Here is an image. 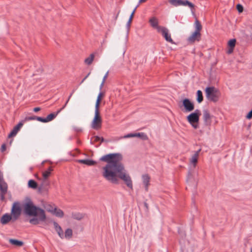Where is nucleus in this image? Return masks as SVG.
<instances>
[{
    "label": "nucleus",
    "mask_w": 252,
    "mask_h": 252,
    "mask_svg": "<svg viewBox=\"0 0 252 252\" xmlns=\"http://www.w3.org/2000/svg\"><path fill=\"white\" fill-rule=\"evenodd\" d=\"M236 43V39H232L230 40L228 42V46L231 48L233 49L235 47Z\"/></svg>",
    "instance_id": "obj_31"
},
{
    "label": "nucleus",
    "mask_w": 252,
    "mask_h": 252,
    "mask_svg": "<svg viewBox=\"0 0 252 252\" xmlns=\"http://www.w3.org/2000/svg\"><path fill=\"white\" fill-rule=\"evenodd\" d=\"M144 205H145V206L146 208H148V204H147V203H144Z\"/></svg>",
    "instance_id": "obj_54"
},
{
    "label": "nucleus",
    "mask_w": 252,
    "mask_h": 252,
    "mask_svg": "<svg viewBox=\"0 0 252 252\" xmlns=\"http://www.w3.org/2000/svg\"><path fill=\"white\" fill-rule=\"evenodd\" d=\"M63 109H62V108H61L60 110H58V111L57 112V113L56 114H57V115H58Z\"/></svg>",
    "instance_id": "obj_49"
},
{
    "label": "nucleus",
    "mask_w": 252,
    "mask_h": 252,
    "mask_svg": "<svg viewBox=\"0 0 252 252\" xmlns=\"http://www.w3.org/2000/svg\"><path fill=\"white\" fill-rule=\"evenodd\" d=\"M252 117V109L251 111L248 114V115L246 116V118L248 119H250Z\"/></svg>",
    "instance_id": "obj_38"
},
{
    "label": "nucleus",
    "mask_w": 252,
    "mask_h": 252,
    "mask_svg": "<svg viewBox=\"0 0 252 252\" xmlns=\"http://www.w3.org/2000/svg\"><path fill=\"white\" fill-rule=\"evenodd\" d=\"M7 191V184L3 181H0V198L3 201L5 199V195Z\"/></svg>",
    "instance_id": "obj_9"
},
{
    "label": "nucleus",
    "mask_w": 252,
    "mask_h": 252,
    "mask_svg": "<svg viewBox=\"0 0 252 252\" xmlns=\"http://www.w3.org/2000/svg\"><path fill=\"white\" fill-rule=\"evenodd\" d=\"M108 73H109V71H108L106 73V74H105V75L104 76V77H103V79H102V82H105V80H106V79L107 78V76H108Z\"/></svg>",
    "instance_id": "obj_39"
},
{
    "label": "nucleus",
    "mask_w": 252,
    "mask_h": 252,
    "mask_svg": "<svg viewBox=\"0 0 252 252\" xmlns=\"http://www.w3.org/2000/svg\"><path fill=\"white\" fill-rule=\"evenodd\" d=\"M52 170L51 167H49L47 170L44 171L42 173V175L44 179H46L48 178V177L50 175L51 172Z\"/></svg>",
    "instance_id": "obj_26"
},
{
    "label": "nucleus",
    "mask_w": 252,
    "mask_h": 252,
    "mask_svg": "<svg viewBox=\"0 0 252 252\" xmlns=\"http://www.w3.org/2000/svg\"><path fill=\"white\" fill-rule=\"evenodd\" d=\"M251 252H252V248L251 249Z\"/></svg>",
    "instance_id": "obj_56"
},
{
    "label": "nucleus",
    "mask_w": 252,
    "mask_h": 252,
    "mask_svg": "<svg viewBox=\"0 0 252 252\" xmlns=\"http://www.w3.org/2000/svg\"><path fill=\"white\" fill-rule=\"evenodd\" d=\"M200 111L196 109L194 113H192L187 117V120L189 124L198 123L199 121Z\"/></svg>",
    "instance_id": "obj_7"
},
{
    "label": "nucleus",
    "mask_w": 252,
    "mask_h": 252,
    "mask_svg": "<svg viewBox=\"0 0 252 252\" xmlns=\"http://www.w3.org/2000/svg\"><path fill=\"white\" fill-rule=\"evenodd\" d=\"M194 25L195 28V32H200L202 29V26L200 24L198 20H196Z\"/></svg>",
    "instance_id": "obj_29"
},
{
    "label": "nucleus",
    "mask_w": 252,
    "mask_h": 252,
    "mask_svg": "<svg viewBox=\"0 0 252 252\" xmlns=\"http://www.w3.org/2000/svg\"><path fill=\"white\" fill-rule=\"evenodd\" d=\"M147 0H139V3H142V2H145V1H146Z\"/></svg>",
    "instance_id": "obj_51"
},
{
    "label": "nucleus",
    "mask_w": 252,
    "mask_h": 252,
    "mask_svg": "<svg viewBox=\"0 0 252 252\" xmlns=\"http://www.w3.org/2000/svg\"><path fill=\"white\" fill-rule=\"evenodd\" d=\"M57 116V114L51 113L48 115L46 118L47 122H49L53 120Z\"/></svg>",
    "instance_id": "obj_30"
},
{
    "label": "nucleus",
    "mask_w": 252,
    "mask_h": 252,
    "mask_svg": "<svg viewBox=\"0 0 252 252\" xmlns=\"http://www.w3.org/2000/svg\"><path fill=\"white\" fill-rule=\"evenodd\" d=\"M10 244L16 246H22L23 245V242L15 239H10L9 240Z\"/></svg>",
    "instance_id": "obj_21"
},
{
    "label": "nucleus",
    "mask_w": 252,
    "mask_h": 252,
    "mask_svg": "<svg viewBox=\"0 0 252 252\" xmlns=\"http://www.w3.org/2000/svg\"><path fill=\"white\" fill-rule=\"evenodd\" d=\"M134 13H133V12H132L130 16V17H129V19L132 20V17L133 16V15H134Z\"/></svg>",
    "instance_id": "obj_48"
},
{
    "label": "nucleus",
    "mask_w": 252,
    "mask_h": 252,
    "mask_svg": "<svg viewBox=\"0 0 252 252\" xmlns=\"http://www.w3.org/2000/svg\"><path fill=\"white\" fill-rule=\"evenodd\" d=\"M205 93L208 99L214 102L217 101L220 95V91L214 87H207Z\"/></svg>",
    "instance_id": "obj_3"
},
{
    "label": "nucleus",
    "mask_w": 252,
    "mask_h": 252,
    "mask_svg": "<svg viewBox=\"0 0 252 252\" xmlns=\"http://www.w3.org/2000/svg\"><path fill=\"white\" fill-rule=\"evenodd\" d=\"M36 117H35H35H31L29 118V120H36Z\"/></svg>",
    "instance_id": "obj_47"
},
{
    "label": "nucleus",
    "mask_w": 252,
    "mask_h": 252,
    "mask_svg": "<svg viewBox=\"0 0 252 252\" xmlns=\"http://www.w3.org/2000/svg\"><path fill=\"white\" fill-rule=\"evenodd\" d=\"M103 94L101 92L98 94L97 98L95 104V109H99L100 102L101 101V97L102 96Z\"/></svg>",
    "instance_id": "obj_24"
},
{
    "label": "nucleus",
    "mask_w": 252,
    "mask_h": 252,
    "mask_svg": "<svg viewBox=\"0 0 252 252\" xmlns=\"http://www.w3.org/2000/svg\"><path fill=\"white\" fill-rule=\"evenodd\" d=\"M200 151H201V149H199V150H198L197 151H196V152L195 153V154H197V157H198V156H199V153H200Z\"/></svg>",
    "instance_id": "obj_46"
},
{
    "label": "nucleus",
    "mask_w": 252,
    "mask_h": 252,
    "mask_svg": "<svg viewBox=\"0 0 252 252\" xmlns=\"http://www.w3.org/2000/svg\"><path fill=\"white\" fill-rule=\"evenodd\" d=\"M197 101L198 103H200L203 100L202 93L200 90H198L197 92Z\"/></svg>",
    "instance_id": "obj_28"
},
{
    "label": "nucleus",
    "mask_w": 252,
    "mask_h": 252,
    "mask_svg": "<svg viewBox=\"0 0 252 252\" xmlns=\"http://www.w3.org/2000/svg\"><path fill=\"white\" fill-rule=\"evenodd\" d=\"M94 54H91L89 57L87 58L85 60V63L88 65L91 64L92 63L93 61H94Z\"/></svg>",
    "instance_id": "obj_22"
},
{
    "label": "nucleus",
    "mask_w": 252,
    "mask_h": 252,
    "mask_svg": "<svg viewBox=\"0 0 252 252\" xmlns=\"http://www.w3.org/2000/svg\"><path fill=\"white\" fill-rule=\"evenodd\" d=\"M24 214L29 217H32L29 220V222L33 225L41 224L42 227L46 225V216L45 211L41 208L35 206L29 198L26 199L23 205Z\"/></svg>",
    "instance_id": "obj_2"
},
{
    "label": "nucleus",
    "mask_w": 252,
    "mask_h": 252,
    "mask_svg": "<svg viewBox=\"0 0 252 252\" xmlns=\"http://www.w3.org/2000/svg\"><path fill=\"white\" fill-rule=\"evenodd\" d=\"M150 23L151 26L155 28H156L158 30V28H162L163 27H160L158 26V21L155 18H152L150 20Z\"/></svg>",
    "instance_id": "obj_20"
},
{
    "label": "nucleus",
    "mask_w": 252,
    "mask_h": 252,
    "mask_svg": "<svg viewBox=\"0 0 252 252\" xmlns=\"http://www.w3.org/2000/svg\"><path fill=\"white\" fill-rule=\"evenodd\" d=\"M39 110H40V108H39V107H35L33 109V111L35 112H37L39 111Z\"/></svg>",
    "instance_id": "obj_44"
},
{
    "label": "nucleus",
    "mask_w": 252,
    "mask_h": 252,
    "mask_svg": "<svg viewBox=\"0 0 252 252\" xmlns=\"http://www.w3.org/2000/svg\"><path fill=\"white\" fill-rule=\"evenodd\" d=\"M21 208L20 204L18 202L13 203L11 211V215L13 217V221L16 220L21 214Z\"/></svg>",
    "instance_id": "obj_4"
},
{
    "label": "nucleus",
    "mask_w": 252,
    "mask_h": 252,
    "mask_svg": "<svg viewBox=\"0 0 252 252\" xmlns=\"http://www.w3.org/2000/svg\"><path fill=\"white\" fill-rule=\"evenodd\" d=\"M232 51H233V49H232V48H231V50H230V49H229V50H228V53L229 54H230V53L232 52Z\"/></svg>",
    "instance_id": "obj_53"
},
{
    "label": "nucleus",
    "mask_w": 252,
    "mask_h": 252,
    "mask_svg": "<svg viewBox=\"0 0 252 252\" xmlns=\"http://www.w3.org/2000/svg\"><path fill=\"white\" fill-rule=\"evenodd\" d=\"M90 72H89L85 77L82 80V81L81 82L80 84H82L88 77V76L90 75Z\"/></svg>",
    "instance_id": "obj_42"
},
{
    "label": "nucleus",
    "mask_w": 252,
    "mask_h": 252,
    "mask_svg": "<svg viewBox=\"0 0 252 252\" xmlns=\"http://www.w3.org/2000/svg\"><path fill=\"white\" fill-rule=\"evenodd\" d=\"M28 187L30 188L35 189L37 188V183L33 180H30L28 182Z\"/></svg>",
    "instance_id": "obj_25"
},
{
    "label": "nucleus",
    "mask_w": 252,
    "mask_h": 252,
    "mask_svg": "<svg viewBox=\"0 0 252 252\" xmlns=\"http://www.w3.org/2000/svg\"><path fill=\"white\" fill-rule=\"evenodd\" d=\"M131 19H129L128 22H127V24H126V27L128 29H129V27H130V23L131 22Z\"/></svg>",
    "instance_id": "obj_41"
},
{
    "label": "nucleus",
    "mask_w": 252,
    "mask_h": 252,
    "mask_svg": "<svg viewBox=\"0 0 252 252\" xmlns=\"http://www.w3.org/2000/svg\"><path fill=\"white\" fill-rule=\"evenodd\" d=\"M237 9L239 12H242L243 10V7L242 5L238 4L237 5Z\"/></svg>",
    "instance_id": "obj_35"
},
{
    "label": "nucleus",
    "mask_w": 252,
    "mask_h": 252,
    "mask_svg": "<svg viewBox=\"0 0 252 252\" xmlns=\"http://www.w3.org/2000/svg\"><path fill=\"white\" fill-rule=\"evenodd\" d=\"M198 157H197V154H193L192 155L191 158L190 159L189 161V165L190 169L195 168L198 161Z\"/></svg>",
    "instance_id": "obj_18"
},
{
    "label": "nucleus",
    "mask_w": 252,
    "mask_h": 252,
    "mask_svg": "<svg viewBox=\"0 0 252 252\" xmlns=\"http://www.w3.org/2000/svg\"><path fill=\"white\" fill-rule=\"evenodd\" d=\"M53 225L56 231L61 239L64 238V233L62 227L55 221H53Z\"/></svg>",
    "instance_id": "obj_14"
},
{
    "label": "nucleus",
    "mask_w": 252,
    "mask_h": 252,
    "mask_svg": "<svg viewBox=\"0 0 252 252\" xmlns=\"http://www.w3.org/2000/svg\"><path fill=\"white\" fill-rule=\"evenodd\" d=\"M201 34L200 32H194L189 37L188 40L189 42L193 43L195 41H199L200 38Z\"/></svg>",
    "instance_id": "obj_12"
},
{
    "label": "nucleus",
    "mask_w": 252,
    "mask_h": 252,
    "mask_svg": "<svg viewBox=\"0 0 252 252\" xmlns=\"http://www.w3.org/2000/svg\"><path fill=\"white\" fill-rule=\"evenodd\" d=\"M11 220L13 221L12 216L8 213H6L1 217L0 219V223L4 225L7 224Z\"/></svg>",
    "instance_id": "obj_13"
},
{
    "label": "nucleus",
    "mask_w": 252,
    "mask_h": 252,
    "mask_svg": "<svg viewBox=\"0 0 252 252\" xmlns=\"http://www.w3.org/2000/svg\"><path fill=\"white\" fill-rule=\"evenodd\" d=\"M73 93V92H72V93H71L70 94V95H69V96H68V98H67V100H66V102H65V103L64 105L62 107V109H64V108L65 107V106H66V105H67V103L68 102V101H69V100L70 98H71V96H72V95Z\"/></svg>",
    "instance_id": "obj_34"
},
{
    "label": "nucleus",
    "mask_w": 252,
    "mask_h": 252,
    "mask_svg": "<svg viewBox=\"0 0 252 252\" xmlns=\"http://www.w3.org/2000/svg\"><path fill=\"white\" fill-rule=\"evenodd\" d=\"M63 109H62V108H61L60 110H58V111L57 112V113L56 114H57V115H58Z\"/></svg>",
    "instance_id": "obj_50"
},
{
    "label": "nucleus",
    "mask_w": 252,
    "mask_h": 252,
    "mask_svg": "<svg viewBox=\"0 0 252 252\" xmlns=\"http://www.w3.org/2000/svg\"><path fill=\"white\" fill-rule=\"evenodd\" d=\"M210 119V115L207 110L203 111V119L206 123H208V121Z\"/></svg>",
    "instance_id": "obj_27"
},
{
    "label": "nucleus",
    "mask_w": 252,
    "mask_h": 252,
    "mask_svg": "<svg viewBox=\"0 0 252 252\" xmlns=\"http://www.w3.org/2000/svg\"><path fill=\"white\" fill-rule=\"evenodd\" d=\"M190 124L195 129H197L198 127V123H192V124Z\"/></svg>",
    "instance_id": "obj_37"
},
{
    "label": "nucleus",
    "mask_w": 252,
    "mask_h": 252,
    "mask_svg": "<svg viewBox=\"0 0 252 252\" xmlns=\"http://www.w3.org/2000/svg\"><path fill=\"white\" fill-rule=\"evenodd\" d=\"M183 104L187 112H191L194 109L193 103L188 98L183 100Z\"/></svg>",
    "instance_id": "obj_10"
},
{
    "label": "nucleus",
    "mask_w": 252,
    "mask_h": 252,
    "mask_svg": "<svg viewBox=\"0 0 252 252\" xmlns=\"http://www.w3.org/2000/svg\"><path fill=\"white\" fill-rule=\"evenodd\" d=\"M23 124L22 123H19L17 125H16L11 131V132L9 134L8 137L10 138L13 136H15L18 131L20 130V128L22 127Z\"/></svg>",
    "instance_id": "obj_17"
},
{
    "label": "nucleus",
    "mask_w": 252,
    "mask_h": 252,
    "mask_svg": "<svg viewBox=\"0 0 252 252\" xmlns=\"http://www.w3.org/2000/svg\"><path fill=\"white\" fill-rule=\"evenodd\" d=\"M102 123L101 118L99 115V109H95L94 116L91 124V126L94 129H98L101 127Z\"/></svg>",
    "instance_id": "obj_5"
},
{
    "label": "nucleus",
    "mask_w": 252,
    "mask_h": 252,
    "mask_svg": "<svg viewBox=\"0 0 252 252\" xmlns=\"http://www.w3.org/2000/svg\"><path fill=\"white\" fill-rule=\"evenodd\" d=\"M123 158L120 153H111L102 156L100 160L107 163L102 168V176L113 184H118L121 180L128 188L132 189V180L128 171L122 163Z\"/></svg>",
    "instance_id": "obj_1"
},
{
    "label": "nucleus",
    "mask_w": 252,
    "mask_h": 252,
    "mask_svg": "<svg viewBox=\"0 0 252 252\" xmlns=\"http://www.w3.org/2000/svg\"><path fill=\"white\" fill-rule=\"evenodd\" d=\"M158 32L161 33L162 36L164 37L165 40L170 43L173 42V40L171 37L170 34L169 33L168 30L165 28H158Z\"/></svg>",
    "instance_id": "obj_8"
},
{
    "label": "nucleus",
    "mask_w": 252,
    "mask_h": 252,
    "mask_svg": "<svg viewBox=\"0 0 252 252\" xmlns=\"http://www.w3.org/2000/svg\"><path fill=\"white\" fill-rule=\"evenodd\" d=\"M141 137L143 139H145L147 138V136L144 133H128L127 134H126L124 135V136L121 137L119 139H122V138H131V137Z\"/></svg>",
    "instance_id": "obj_11"
},
{
    "label": "nucleus",
    "mask_w": 252,
    "mask_h": 252,
    "mask_svg": "<svg viewBox=\"0 0 252 252\" xmlns=\"http://www.w3.org/2000/svg\"><path fill=\"white\" fill-rule=\"evenodd\" d=\"M36 120L39 121V122H42V123H47V121H46V118H42V117H36Z\"/></svg>",
    "instance_id": "obj_33"
},
{
    "label": "nucleus",
    "mask_w": 252,
    "mask_h": 252,
    "mask_svg": "<svg viewBox=\"0 0 252 252\" xmlns=\"http://www.w3.org/2000/svg\"><path fill=\"white\" fill-rule=\"evenodd\" d=\"M189 180V176L188 177V179H187V181H188Z\"/></svg>",
    "instance_id": "obj_55"
},
{
    "label": "nucleus",
    "mask_w": 252,
    "mask_h": 252,
    "mask_svg": "<svg viewBox=\"0 0 252 252\" xmlns=\"http://www.w3.org/2000/svg\"><path fill=\"white\" fill-rule=\"evenodd\" d=\"M6 150V146L5 144H3L1 147V151L4 152Z\"/></svg>",
    "instance_id": "obj_40"
},
{
    "label": "nucleus",
    "mask_w": 252,
    "mask_h": 252,
    "mask_svg": "<svg viewBox=\"0 0 252 252\" xmlns=\"http://www.w3.org/2000/svg\"><path fill=\"white\" fill-rule=\"evenodd\" d=\"M169 2L170 4L175 6H178L179 5L188 6L191 8V10H192V9L194 6L193 3L187 0H169Z\"/></svg>",
    "instance_id": "obj_6"
},
{
    "label": "nucleus",
    "mask_w": 252,
    "mask_h": 252,
    "mask_svg": "<svg viewBox=\"0 0 252 252\" xmlns=\"http://www.w3.org/2000/svg\"><path fill=\"white\" fill-rule=\"evenodd\" d=\"M73 218L75 219L80 220L83 218V216L80 214H75L73 215Z\"/></svg>",
    "instance_id": "obj_32"
},
{
    "label": "nucleus",
    "mask_w": 252,
    "mask_h": 252,
    "mask_svg": "<svg viewBox=\"0 0 252 252\" xmlns=\"http://www.w3.org/2000/svg\"><path fill=\"white\" fill-rule=\"evenodd\" d=\"M77 162L88 166H93L96 164L95 161L90 159H78Z\"/></svg>",
    "instance_id": "obj_16"
},
{
    "label": "nucleus",
    "mask_w": 252,
    "mask_h": 252,
    "mask_svg": "<svg viewBox=\"0 0 252 252\" xmlns=\"http://www.w3.org/2000/svg\"><path fill=\"white\" fill-rule=\"evenodd\" d=\"M0 181H3V175L1 171H0Z\"/></svg>",
    "instance_id": "obj_43"
},
{
    "label": "nucleus",
    "mask_w": 252,
    "mask_h": 252,
    "mask_svg": "<svg viewBox=\"0 0 252 252\" xmlns=\"http://www.w3.org/2000/svg\"><path fill=\"white\" fill-rule=\"evenodd\" d=\"M104 83H105V82H102H102H101V84H100V87H99V89H100V90L102 89V87H103V85H104Z\"/></svg>",
    "instance_id": "obj_45"
},
{
    "label": "nucleus",
    "mask_w": 252,
    "mask_h": 252,
    "mask_svg": "<svg viewBox=\"0 0 252 252\" xmlns=\"http://www.w3.org/2000/svg\"><path fill=\"white\" fill-rule=\"evenodd\" d=\"M95 140L96 141H100L101 142H102L104 141V139L102 137L96 136L95 137Z\"/></svg>",
    "instance_id": "obj_36"
},
{
    "label": "nucleus",
    "mask_w": 252,
    "mask_h": 252,
    "mask_svg": "<svg viewBox=\"0 0 252 252\" xmlns=\"http://www.w3.org/2000/svg\"><path fill=\"white\" fill-rule=\"evenodd\" d=\"M72 235V230L70 228L65 230L64 233V238L69 239Z\"/></svg>",
    "instance_id": "obj_23"
},
{
    "label": "nucleus",
    "mask_w": 252,
    "mask_h": 252,
    "mask_svg": "<svg viewBox=\"0 0 252 252\" xmlns=\"http://www.w3.org/2000/svg\"><path fill=\"white\" fill-rule=\"evenodd\" d=\"M150 176L147 174H143L142 176V183L144 185L145 190L146 191L148 189V186L149 185V182H150Z\"/></svg>",
    "instance_id": "obj_15"
},
{
    "label": "nucleus",
    "mask_w": 252,
    "mask_h": 252,
    "mask_svg": "<svg viewBox=\"0 0 252 252\" xmlns=\"http://www.w3.org/2000/svg\"><path fill=\"white\" fill-rule=\"evenodd\" d=\"M138 6V4L135 7V8L134 9V10H133V11L132 12H133V13H134L135 12V10Z\"/></svg>",
    "instance_id": "obj_52"
},
{
    "label": "nucleus",
    "mask_w": 252,
    "mask_h": 252,
    "mask_svg": "<svg viewBox=\"0 0 252 252\" xmlns=\"http://www.w3.org/2000/svg\"><path fill=\"white\" fill-rule=\"evenodd\" d=\"M49 211L58 217L63 218V211L61 209H57V208H55L54 209L50 210Z\"/></svg>",
    "instance_id": "obj_19"
}]
</instances>
